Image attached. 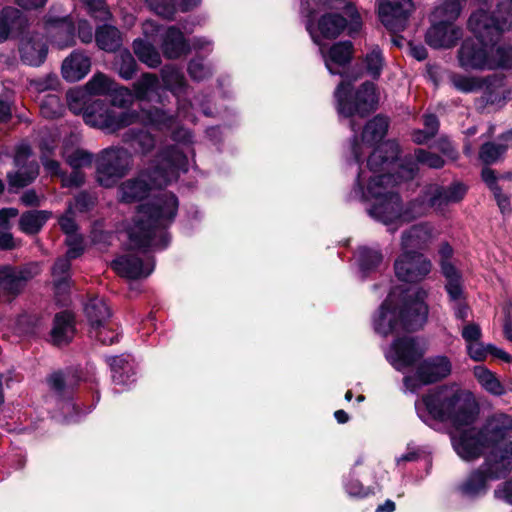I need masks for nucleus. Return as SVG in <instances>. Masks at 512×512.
<instances>
[{
    "label": "nucleus",
    "mask_w": 512,
    "mask_h": 512,
    "mask_svg": "<svg viewBox=\"0 0 512 512\" xmlns=\"http://www.w3.org/2000/svg\"><path fill=\"white\" fill-rule=\"evenodd\" d=\"M457 60L466 71L493 70L512 64V49L479 39L468 38L461 44Z\"/></svg>",
    "instance_id": "0eeeda50"
},
{
    "label": "nucleus",
    "mask_w": 512,
    "mask_h": 512,
    "mask_svg": "<svg viewBox=\"0 0 512 512\" xmlns=\"http://www.w3.org/2000/svg\"><path fill=\"white\" fill-rule=\"evenodd\" d=\"M20 52L24 63L39 66L46 57L47 47L42 37L35 35L22 42Z\"/></svg>",
    "instance_id": "473e14b6"
},
{
    "label": "nucleus",
    "mask_w": 512,
    "mask_h": 512,
    "mask_svg": "<svg viewBox=\"0 0 512 512\" xmlns=\"http://www.w3.org/2000/svg\"><path fill=\"white\" fill-rule=\"evenodd\" d=\"M107 362L115 385L125 388L134 382L135 371L129 355L109 357Z\"/></svg>",
    "instance_id": "2f4dec72"
},
{
    "label": "nucleus",
    "mask_w": 512,
    "mask_h": 512,
    "mask_svg": "<svg viewBox=\"0 0 512 512\" xmlns=\"http://www.w3.org/2000/svg\"><path fill=\"white\" fill-rule=\"evenodd\" d=\"M75 332L74 317L69 312H62L55 316L51 339L55 345L68 343Z\"/></svg>",
    "instance_id": "72a5a7b5"
},
{
    "label": "nucleus",
    "mask_w": 512,
    "mask_h": 512,
    "mask_svg": "<svg viewBox=\"0 0 512 512\" xmlns=\"http://www.w3.org/2000/svg\"><path fill=\"white\" fill-rule=\"evenodd\" d=\"M135 97L140 100H151L159 95L160 83L156 75L145 73L133 84Z\"/></svg>",
    "instance_id": "a19ab883"
},
{
    "label": "nucleus",
    "mask_w": 512,
    "mask_h": 512,
    "mask_svg": "<svg viewBox=\"0 0 512 512\" xmlns=\"http://www.w3.org/2000/svg\"><path fill=\"white\" fill-rule=\"evenodd\" d=\"M398 144L387 141L380 144L370 155L367 167L360 169L356 184L351 192L353 199L371 201L368 214L395 232L404 223L425 215V205L411 201L405 207L397 193L396 184L402 182L390 174V159L396 158Z\"/></svg>",
    "instance_id": "f03ea898"
},
{
    "label": "nucleus",
    "mask_w": 512,
    "mask_h": 512,
    "mask_svg": "<svg viewBox=\"0 0 512 512\" xmlns=\"http://www.w3.org/2000/svg\"><path fill=\"white\" fill-rule=\"evenodd\" d=\"M440 266L446 282H451L452 280H462L460 272L450 261H440Z\"/></svg>",
    "instance_id": "338daca9"
},
{
    "label": "nucleus",
    "mask_w": 512,
    "mask_h": 512,
    "mask_svg": "<svg viewBox=\"0 0 512 512\" xmlns=\"http://www.w3.org/2000/svg\"><path fill=\"white\" fill-rule=\"evenodd\" d=\"M83 3L88 12L96 19L107 21L112 16L105 0H83Z\"/></svg>",
    "instance_id": "5fc2aeb1"
},
{
    "label": "nucleus",
    "mask_w": 512,
    "mask_h": 512,
    "mask_svg": "<svg viewBox=\"0 0 512 512\" xmlns=\"http://www.w3.org/2000/svg\"><path fill=\"white\" fill-rule=\"evenodd\" d=\"M438 235V230L430 222L412 225L401 234V251L418 252L425 250Z\"/></svg>",
    "instance_id": "4be33fe9"
},
{
    "label": "nucleus",
    "mask_w": 512,
    "mask_h": 512,
    "mask_svg": "<svg viewBox=\"0 0 512 512\" xmlns=\"http://www.w3.org/2000/svg\"><path fill=\"white\" fill-rule=\"evenodd\" d=\"M463 8V0H444L439 3L430 15V19L455 24Z\"/></svg>",
    "instance_id": "4c0bfd02"
},
{
    "label": "nucleus",
    "mask_w": 512,
    "mask_h": 512,
    "mask_svg": "<svg viewBox=\"0 0 512 512\" xmlns=\"http://www.w3.org/2000/svg\"><path fill=\"white\" fill-rule=\"evenodd\" d=\"M387 128L388 121L385 117L381 116L374 117L366 124L362 134V143L359 144L355 140L352 145V151L357 162L360 160L363 147L379 142L386 134Z\"/></svg>",
    "instance_id": "cd10ccee"
},
{
    "label": "nucleus",
    "mask_w": 512,
    "mask_h": 512,
    "mask_svg": "<svg viewBox=\"0 0 512 512\" xmlns=\"http://www.w3.org/2000/svg\"><path fill=\"white\" fill-rule=\"evenodd\" d=\"M188 72L194 80L200 81L210 75V68L205 66L201 60L194 59L190 62Z\"/></svg>",
    "instance_id": "bf43d9fd"
},
{
    "label": "nucleus",
    "mask_w": 512,
    "mask_h": 512,
    "mask_svg": "<svg viewBox=\"0 0 512 512\" xmlns=\"http://www.w3.org/2000/svg\"><path fill=\"white\" fill-rule=\"evenodd\" d=\"M403 291L392 290L373 317L376 333L384 337L400 329L415 330L422 327L428 316L425 303L427 292L423 289Z\"/></svg>",
    "instance_id": "39448f33"
},
{
    "label": "nucleus",
    "mask_w": 512,
    "mask_h": 512,
    "mask_svg": "<svg viewBox=\"0 0 512 512\" xmlns=\"http://www.w3.org/2000/svg\"><path fill=\"white\" fill-rule=\"evenodd\" d=\"M419 418L449 423L452 445L460 458L471 461L485 454L484 464L461 484L469 498L487 491V482L505 477L512 468V419L506 414L490 417L481 429L472 426L477 406L472 395L457 387L443 386L429 391L415 402Z\"/></svg>",
    "instance_id": "f257e3e1"
},
{
    "label": "nucleus",
    "mask_w": 512,
    "mask_h": 512,
    "mask_svg": "<svg viewBox=\"0 0 512 512\" xmlns=\"http://www.w3.org/2000/svg\"><path fill=\"white\" fill-rule=\"evenodd\" d=\"M505 140L507 144H496V143H485L482 145L479 158L485 164H493L497 162L506 152L509 145H512V131L508 132L505 135Z\"/></svg>",
    "instance_id": "79ce46f5"
},
{
    "label": "nucleus",
    "mask_w": 512,
    "mask_h": 512,
    "mask_svg": "<svg viewBox=\"0 0 512 512\" xmlns=\"http://www.w3.org/2000/svg\"><path fill=\"white\" fill-rule=\"evenodd\" d=\"M161 49L168 59H177L190 51V46L183 33L175 26H170L162 34Z\"/></svg>",
    "instance_id": "7c9ffc66"
},
{
    "label": "nucleus",
    "mask_w": 512,
    "mask_h": 512,
    "mask_svg": "<svg viewBox=\"0 0 512 512\" xmlns=\"http://www.w3.org/2000/svg\"><path fill=\"white\" fill-rule=\"evenodd\" d=\"M301 14L307 18L306 29L312 40L321 46L323 38L338 37L351 22V30L360 27V16L350 0H303Z\"/></svg>",
    "instance_id": "423d86ee"
},
{
    "label": "nucleus",
    "mask_w": 512,
    "mask_h": 512,
    "mask_svg": "<svg viewBox=\"0 0 512 512\" xmlns=\"http://www.w3.org/2000/svg\"><path fill=\"white\" fill-rule=\"evenodd\" d=\"M473 375L486 392L495 396L505 394V387L503 384L496 377L495 373L485 366H475L473 369Z\"/></svg>",
    "instance_id": "58836bf2"
},
{
    "label": "nucleus",
    "mask_w": 512,
    "mask_h": 512,
    "mask_svg": "<svg viewBox=\"0 0 512 512\" xmlns=\"http://www.w3.org/2000/svg\"><path fill=\"white\" fill-rule=\"evenodd\" d=\"M131 140L134 142L135 148L143 155L151 152L155 147L154 137L146 131L131 132Z\"/></svg>",
    "instance_id": "864d4df0"
},
{
    "label": "nucleus",
    "mask_w": 512,
    "mask_h": 512,
    "mask_svg": "<svg viewBox=\"0 0 512 512\" xmlns=\"http://www.w3.org/2000/svg\"><path fill=\"white\" fill-rule=\"evenodd\" d=\"M450 79L452 85L458 91L464 93L483 91L487 103H494L498 98L501 80L496 77L466 76L455 73Z\"/></svg>",
    "instance_id": "a211bd4d"
},
{
    "label": "nucleus",
    "mask_w": 512,
    "mask_h": 512,
    "mask_svg": "<svg viewBox=\"0 0 512 512\" xmlns=\"http://www.w3.org/2000/svg\"><path fill=\"white\" fill-rule=\"evenodd\" d=\"M201 0H173V4L166 0H148L149 7L157 14L166 19L173 18L176 10L189 11L197 7Z\"/></svg>",
    "instance_id": "f704fd0d"
},
{
    "label": "nucleus",
    "mask_w": 512,
    "mask_h": 512,
    "mask_svg": "<svg viewBox=\"0 0 512 512\" xmlns=\"http://www.w3.org/2000/svg\"><path fill=\"white\" fill-rule=\"evenodd\" d=\"M63 157L68 164L73 168H80L91 163V155L79 148L73 149L68 145L64 146Z\"/></svg>",
    "instance_id": "09e8293b"
},
{
    "label": "nucleus",
    "mask_w": 512,
    "mask_h": 512,
    "mask_svg": "<svg viewBox=\"0 0 512 512\" xmlns=\"http://www.w3.org/2000/svg\"><path fill=\"white\" fill-rule=\"evenodd\" d=\"M108 95L111 97V103L113 106L124 108L132 103L133 98L135 97V92L133 93L128 88L118 86L115 83V86Z\"/></svg>",
    "instance_id": "603ef678"
},
{
    "label": "nucleus",
    "mask_w": 512,
    "mask_h": 512,
    "mask_svg": "<svg viewBox=\"0 0 512 512\" xmlns=\"http://www.w3.org/2000/svg\"><path fill=\"white\" fill-rule=\"evenodd\" d=\"M326 68L331 74H342V69L348 65L353 56V45L350 41L338 42L325 52L320 48Z\"/></svg>",
    "instance_id": "bb28decb"
},
{
    "label": "nucleus",
    "mask_w": 512,
    "mask_h": 512,
    "mask_svg": "<svg viewBox=\"0 0 512 512\" xmlns=\"http://www.w3.org/2000/svg\"><path fill=\"white\" fill-rule=\"evenodd\" d=\"M451 369V362L446 356L428 358L418 367L416 377L404 378V385L408 390L414 392L422 384L433 383L447 377L450 375Z\"/></svg>",
    "instance_id": "4468645a"
},
{
    "label": "nucleus",
    "mask_w": 512,
    "mask_h": 512,
    "mask_svg": "<svg viewBox=\"0 0 512 512\" xmlns=\"http://www.w3.org/2000/svg\"><path fill=\"white\" fill-rule=\"evenodd\" d=\"M478 8L468 19V29L476 39L497 43L499 35L512 28V0L498 4L494 15L488 13V0H475Z\"/></svg>",
    "instance_id": "6e6552de"
},
{
    "label": "nucleus",
    "mask_w": 512,
    "mask_h": 512,
    "mask_svg": "<svg viewBox=\"0 0 512 512\" xmlns=\"http://www.w3.org/2000/svg\"><path fill=\"white\" fill-rule=\"evenodd\" d=\"M461 335L467 345L474 341L480 340L482 332L478 324L468 323L462 328Z\"/></svg>",
    "instance_id": "0e129e2a"
},
{
    "label": "nucleus",
    "mask_w": 512,
    "mask_h": 512,
    "mask_svg": "<svg viewBox=\"0 0 512 512\" xmlns=\"http://www.w3.org/2000/svg\"><path fill=\"white\" fill-rule=\"evenodd\" d=\"M72 258L65 257L59 258L52 269V274L54 277V283L58 290L65 288L67 286L68 272L70 269V260Z\"/></svg>",
    "instance_id": "8fccbe9b"
},
{
    "label": "nucleus",
    "mask_w": 512,
    "mask_h": 512,
    "mask_svg": "<svg viewBox=\"0 0 512 512\" xmlns=\"http://www.w3.org/2000/svg\"><path fill=\"white\" fill-rule=\"evenodd\" d=\"M79 113H83V119L87 125L107 132L118 131L136 123L139 119L136 111L116 113L98 99L88 101Z\"/></svg>",
    "instance_id": "9d476101"
},
{
    "label": "nucleus",
    "mask_w": 512,
    "mask_h": 512,
    "mask_svg": "<svg viewBox=\"0 0 512 512\" xmlns=\"http://www.w3.org/2000/svg\"><path fill=\"white\" fill-rule=\"evenodd\" d=\"M338 113L344 117L364 116L375 109L378 98L375 85L370 82L362 84L352 92L350 82L343 80L335 90Z\"/></svg>",
    "instance_id": "1a4fd4ad"
},
{
    "label": "nucleus",
    "mask_w": 512,
    "mask_h": 512,
    "mask_svg": "<svg viewBox=\"0 0 512 512\" xmlns=\"http://www.w3.org/2000/svg\"><path fill=\"white\" fill-rule=\"evenodd\" d=\"M66 244L68 246V258H77L83 252V239L77 233L66 235Z\"/></svg>",
    "instance_id": "4d7b16f0"
},
{
    "label": "nucleus",
    "mask_w": 512,
    "mask_h": 512,
    "mask_svg": "<svg viewBox=\"0 0 512 512\" xmlns=\"http://www.w3.org/2000/svg\"><path fill=\"white\" fill-rule=\"evenodd\" d=\"M63 105L56 95H46L41 102V114L46 118H56L62 115Z\"/></svg>",
    "instance_id": "3c124183"
},
{
    "label": "nucleus",
    "mask_w": 512,
    "mask_h": 512,
    "mask_svg": "<svg viewBox=\"0 0 512 512\" xmlns=\"http://www.w3.org/2000/svg\"><path fill=\"white\" fill-rule=\"evenodd\" d=\"M95 200L93 197L86 193L79 194L74 203H70L69 205L73 206L74 213H83L90 210L94 206Z\"/></svg>",
    "instance_id": "052dcab7"
},
{
    "label": "nucleus",
    "mask_w": 512,
    "mask_h": 512,
    "mask_svg": "<svg viewBox=\"0 0 512 512\" xmlns=\"http://www.w3.org/2000/svg\"><path fill=\"white\" fill-rule=\"evenodd\" d=\"M20 17L19 10L11 7L4 8L0 13V43L8 39L15 21Z\"/></svg>",
    "instance_id": "49530a36"
},
{
    "label": "nucleus",
    "mask_w": 512,
    "mask_h": 512,
    "mask_svg": "<svg viewBox=\"0 0 512 512\" xmlns=\"http://www.w3.org/2000/svg\"><path fill=\"white\" fill-rule=\"evenodd\" d=\"M397 278L404 282H419L432 270L431 261L418 252L402 251L394 263Z\"/></svg>",
    "instance_id": "dca6fc26"
},
{
    "label": "nucleus",
    "mask_w": 512,
    "mask_h": 512,
    "mask_svg": "<svg viewBox=\"0 0 512 512\" xmlns=\"http://www.w3.org/2000/svg\"><path fill=\"white\" fill-rule=\"evenodd\" d=\"M115 86V82L102 73L95 74L84 88L70 90L67 93V103L69 109L78 114L83 105L88 101H92L88 96L92 95H108Z\"/></svg>",
    "instance_id": "f3484780"
},
{
    "label": "nucleus",
    "mask_w": 512,
    "mask_h": 512,
    "mask_svg": "<svg viewBox=\"0 0 512 512\" xmlns=\"http://www.w3.org/2000/svg\"><path fill=\"white\" fill-rule=\"evenodd\" d=\"M133 51L139 61L150 68H156L161 64V56L155 46L143 39L133 41Z\"/></svg>",
    "instance_id": "ea45409f"
},
{
    "label": "nucleus",
    "mask_w": 512,
    "mask_h": 512,
    "mask_svg": "<svg viewBox=\"0 0 512 512\" xmlns=\"http://www.w3.org/2000/svg\"><path fill=\"white\" fill-rule=\"evenodd\" d=\"M467 353L474 361H483L489 354V345H484L480 340L466 345Z\"/></svg>",
    "instance_id": "6e6d98bb"
},
{
    "label": "nucleus",
    "mask_w": 512,
    "mask_h": 512,
    "mask_svg": "<svg viewBox=\"0 0 512 512\" xmlns=\"http://www.w3.org/2000/svg\"><path fill=\"white\" fill-rule=\"evenodd\" d=\"M162 80L179 100L178 116L193 121V117L186 111L185 104L180 102V96L186 93V82L183 73L174 66H165L161 70Z\"/></svg>",
    "instance_id": "c85d7f7f"
},
{
    "label": "nucleus",
    "mask_w": 512,
    "mask_h": 512,
    "mask_svg": "<svg viewBox=\"0 0 512 512\" xmlns=\"http://www.w3.org/2000/svg\"><path fill=\"white\" fill-rule=\"evenodd\" d=\"M383 260V255L378 249L362 247L359 249L360 267L368 272L377 267Z\"/></svg>",
    "instance_id": "de8ad7c7"
},
{
    "label": "nucleus",
    "mask_w": 512,
    "mask_h": 512,
    "mask_svg": "<svg viewBox=\"0 0 512 512\" xmlns=\"http://www.w3.org/2000/svg\"><path fill=\"white\" fill-rule=\"evenodd\" d=\"M462 36V29L456 24L439 22L430 19L425 41L432 48H451Z\"/></svg>",
    "instance_id": "a878e982"
},
{
    "label": "nucleus",
    "mask_w": 512,
    "mask_h": 512,
    "mask_svg": "<svg viewBox=\"0 0 512 512\" xmlns=\"http://www.w3.org/2000/svg\"><path fill=\"white\" fill-rule=\"evenodd\" d=\"M111 266L119 276L127 279L146 278L154 269L151 258L146 257L144 259L132 253L116 258L112 261Z\"/></svg>",
    "instance_id": "b1692460"
},
{
    "label": "nucleus",
    "mask_w": 512,
    "mask_h": 512,
    "mask_svg": "<svg viewBox=\"0 0 512 512\" xmlns=\"http://www.w3.org/2000/svg\"><path fill=\"white\" fill-rule=\"evenodd\" d=\"M465 193L466 188L460 183H453L449 186L431 184L424 189L421 197L415 199L414 202L425 205V215L431 208L436 212L443 213L449 205L461 201Z\"/></svg>",
    "instance_id": "f8f14e48"
},
{
    "label": "nucleus",
    "mask_w": 512,
    "mask_h": 512,
    "mask_svg": "<svg viewBox=\"0 0 512 512\" xmlns=\"http://www.w3.org/2000/svg\"><path fill=\"white\" fill-rule=\"evenodd\" d=\"M115 68L124 80L133 78L137 70V63L129 50H123L117 55Z\"/></svg>",
    "instance_id": "c03bdc74"
},
{
    "label": "nucleus",
    "mask_w": 512,
    "mask_h": 512,
    "mask_svg": "<svg viewBox=\"0 0 512 512\" xmlns=\"http://www.w3.org/2000/svg\"><path fill=\"white\" fill-rule=\"evenodd\" d=\"M75 214L76 213L73 212V206L69 205L66 213L59 219V225L66 235L76 233L77 227L73 218Z\"/></svg>",
    "instance_id": "680f3d73"
},
{
    "label": "nucleus",
    "mask_w": 512,
    "mask_h": 512,
    "mask_svg": "<svg viewBox=\"0 0 512 512\" xmlns=\"http://www.w3.org/2000/svg\"><path fill=\"white\" fill-rule=\"evenodd\" d=\"M132 166V155L124 148H109L102 152L97 165V180L101 186L112 187Z\"/></svg>",
    "instance_id": "9b49d317"
},
{
    "label": "nucleus",
    "mask_w": 512,
    "mask_h": 512,
    "mask_svg": "<svg viewBox=\"0 0 512 512\" xmlns=\"http://www.w3.org/2000/svg\"><path fill=\"white\" fill-rule=\"evenodd\" d=\"M382 51L378 47H372L364 56L363 65L368 75L378 78L384 67Z\"/></svg>",
    "instance_id": "a18cd8bd"
},
{
    "label": "nucleus",
    "mask_w": 512,
    "mask_h": 512,
    "mask_svg": "<svg viewBox=\"0 0 512 512\" xmlns=\"http://www.w3.org/2000/svg\"><path fill=\"white\" fill-rule=\"evenodd\" d=\"M84 311L91 327L90 334L93 337L97 338L101 343L108 345L118 340L119 335L116 331H112V338L106 339L100 330L101 327H105L111 316L110 309L103 298L94 297L90 299L86 303Z\"/></svg>",
    "instance_id": "6ab92c4d"
},
{
    "label": "nucleus",
    "mask_w": 512,
    "mask_h": 512,
    "mask_svg": "<svg viewBox=\"0 0 512 512\" xmlns=\"http://www.w3.org/2000/svg\"><path fill=\"white\" fill-rule=\"evenodd\" d=\"M95 41L99 49L114 52L122 45V35L116 27L102 25L95 31Z\"/></svg>",
    "instance_id": "e433bc0d"
},
{
    "label": "nucleus",
    "mask_w": 512,
    "mask_h": 512,
    "mask_svg": "<svg viewBox=\"0 0 512 512\" xmlns=\"http://www.w3.org/2000/svg\"><path fill=\"white\" fill-rule=\"evenodd\" d=\"M494 495L497 499L512 504V479L500 485L494 491Z\"/></svg>",
    "instance_id": "774afa93"
},
{
    "label": "nucleus",
    "mask_w": 512,
    "mask_h": 512,
    "mask_svg": "<svg viewBox=\"0 0 512 512\" xmlns=\"http://www.w3.org/2000/svg\"><path fill=\"white\" fill-rule=\"evenodd\" d=\"M50 213L47 211H29L20 217V229L27 234L37 233L45 222L49 219Z\"/></svg>",
    "instance_id": "37998d69"
},
{
    "label": "nucleus",
    "mask_w": 512,
    "mask_h": 512,
    "mask_svg": "<svg viewBox=\"0 0 512 512\" xmlns=\"http://www.w3.org/2000/svg\"><path fill=\"white\" fill-rule=\"evenodd\" d=\"M398 154H399V152L397 153L396 157H398ZM396 159L397 158H394L392 160L390 159V161L393 164L390 166V171L392 169L398 167L399 171L397 173V177L402 181H406V180H410V179L414 178V176L416 175L417 170H418V166H417L418 164L427 166L429 168H435V169L441 168L444 165V160L439 155L431 153L424 149H417L415 151V153H414L415 161H413L412 159H406L404 163L399 165V164L395 163Z\"/></svg>",
    "instance_id": "393cba45"
},
{
    "label": "nucleus",
    "mask_w": 512,
    "mask_h": 512,
    "mask_svg": "<svg viewBox=\"0 0 512 512\" xmlns=\"http://www.w3.org/2000/svg\"><path fill=\"white\" fill-rule=\"evenodd\" d=\"M445 289L451 304L465 300L462 280H452L451 282H446Z\"/></svg>",
    "instance_id": "13d9d810"
},
{
    "label": "nucleus",
    "mask_w": 512,
    "mask_h": 512,
    "mask_svg": "<svg viewBox=\"0 0 512 512\" xmlns=\"http://www.w3.org/2000/svg\"><path fill=\"white\" fill-rule=\"evenodd\" d=\"M39 271L37 264H32L22 269L12 267L0 268V296H15L23 289L28 280Z\"/></svg>",
    "instance_id": "5701e85b"
},
{
    "label": "nucleus",
    "mask_w": 512,
    "mask_h": 512,
    "mask_svg": "<svg viewBox=\"0 0 512 512\" xmlns=\"http://www.w3.org/2000/svg\"><path fill=\"white\" fill-rule=\"evenodd\" d=\"M47 24L50 27L55 28V31L52 34V43L58 48L64 49L75 44L73 27L67 17L59 19L49 18L47 20Z\"/></svg>",
    "instance_id": "c9c22d12"
},
{
    "label": "nucleus",
    "mask_w": 512,
    "mask_h": 512,
    "mask_svg": "<svg viewBox=\"0 0 512 512\" xmlns=\"http://www.w3.org/2000/svg\"><path fill=\"white\" fill-rule=\"evenodd\" d=\"M346 491L350 496L353 497H366L373 493L370 488H365L358 480H352L346 484Z\"/></svg>",
    "instance_id": "69168bd1"
},
{
    "label": "nucleus",
    "mask_w": 512,
    "mask_h": 512,
    "mask_svg": "<svg viewBox=\"0 0 512 512\" xmlns=\"http://www.w3.org/2000/svg\"><path fill=\"white\" fill-rule=\"evenodd\" d=\"M145 122L156 130L171 131L173 140L178 144L161 150L146 170L120 185L119 198L125 203L141 200L153 190L176 181L181 172L188 170V155L193 153L189 146L192 140L190 132L180 127L172 115L153 108L146 113Z\"/></svg>",
    "instance_id": "7ed1b4c3"
},
{
    "label": "nucleus",
    "mask_w": 512,
    "mask_h": 512,
    "mask_svg": "<svg viewBox=\"0 0 512 512\" xmlns=\"http://www.w3.org/2000/svg\"><path fill=\"white\" fill-rule=\"evenodd\" d=\"M424 353L420 342L410 336L396 339L385 352L388 362L398 371L412 367Z\"/></svg>",
    "instance_id": "ddd939ff"
},
{
    "label": "nucleus",
    "mask_w": 512,
    "mask_h": 512,
    "mask_svg": "<svg viewBox=\"0 0 512 512\" xmlns=\"http://www.w3.org/2000/svg\"><path fill=\"white\" fill-rule=\"evenodd\" d=\"M30 155L31 150L28 145H20L17 148L14 158L17 171L7 175L10 187H25L38 176V164L35 160H29Z\"/></svg>",
    "instance_id": "412c9836"
},
{
    "label": "nucleus",
    "mask_w": 512,
    "mask_h": 512,
    "mask_svg": "<svg viewBox=\"0 0 512 512\" xmlns=\"http://www.w3.org/2000/svg\"><path fill=\"white\" fill-rule=\"evenodd\" d=\"M30 155L31 150L28 145H20L17 148L14 158L17 171L7 175L10 187H25L38 176V164L35 160H29Z\"/></svg>",
    "instance_id": "aec40b11"
},
{
    "label": "nucleus",
    "mask_w": 512,
    "mask_h": 512,
    "mask_svg": "<svg viewBox=\"0 0 512 512\" xmlns=\"http://www.w3.org/2000/svg\"><path fill=\"white\" fill-rule=\"evenodd\" d=\"M91 60L80 51H73L62 63L61 73L68 82L83 79L90 71Z\"/></svg>",
    "instance_id": "c756f323"
},
{
    "label": "nucleus",
    "mask_w": 512,
    "mask_h": 512,
    "mask_svg": "<svg viewBox=\"0 0 512 512\" xmlns=\"http://www.w3.org/2000/svg\"><path fill=\"white\" fill-rule=\"evenodd\" d=\"M177 210L178 200L172 193H163L152 202L140 205L127 230L130 248L164 249L169 242L165 228L172 223Z\"/></svg>",
    "instance_id": "20e7f679"
},
{
    "label": "nucleus",
    "mask_w": 512,
    "mask_h": 512,
    "mask_svg": "<svg viewBox=\"0 0 512 512\" xmlns=\"http://www.w3.org/2000/svg\"><path fill=\"white\" fill-rule=\"evenodd\" d=\"M42 164L47 172L52 175H58L60 173V165L57 161L48 159L46 156V152H51L54 149V146H50L47 143H42Z\"/></svg>",
    "instance_id": "e2e57ef3"
},
{
    "label": "nucleus",
    "mask_w": 512,
    "mask_h": 512,
    "mask_svg": "<svg viewBox=\"0 0 512 512\" xmlns=\"http://www.w3.org/2000/svg\"><path fill=\"white\" fill-rule=\"evenodd\" d=\"M414 8L412 0H378L379 18L394 33L406 28Z\"/></svg>",
    "instance_id": "2eb2a0df"
}]
</instances>
